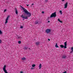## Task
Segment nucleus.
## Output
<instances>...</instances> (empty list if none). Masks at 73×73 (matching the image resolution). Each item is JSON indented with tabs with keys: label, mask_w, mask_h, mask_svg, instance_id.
Here are the masks:
<instances>
[{
	"label": "nucleus",
	"mask_w": 73,
	"mask_h": 73,
	"mask_svg": "<svg viewBox=\"0 0 73 73\" xmlns=\"http://www.w3.org/2000/svg\"><path fill=\"white\" fill-rule=\"evenodd\" d=\"M60 19H58V21H59L60 22Z\"/></svg>",
	"instance_id": "5701e85b"
},
{
	"label": "nucleus",
	"mask_w": 73,
	"mask_h": 73,
	"mask_svg": "<svg viewBox=\"0 0 73 73\" xmlns=\"http://www.w3.org/2000/svg\"><path fill=\"white\" fill-rule=\"evenodd\" d=\"M51 31V30H50V29H48L46 30V32L47 33H49Z\"/></svg>",
	"instance_id": "7ed1b4c3"
},
{
	"label": "nucleus",
	"mask_w": 73,
	"mask_h": 73,
	"mask_svg": "<svg viewBox=\"0 0 73 73\" xmlns=\"http://www.w3.org/2000/svg\"><path fill=\"white\" fill-rule=\"evenodd\" d=\"M26 60V58L25 57H23L22 58V60H23V61L24 60Z\"/></svg>",
	"instance_id": "f8f14e48"
},
{
	"label": "nucleus",
	"mask_w": 73,
	"mask_h": 73,
	"mask_svg": "<svg viewBox=\"0 0 73 73\" xmlns=\"http://www.w3.org/2000/svg\"><path fill=\"white\" fill-rule=\"evenodd\" d=\"M21 28H23V26H21Z\"/></svg>",
	"instance_id": "bb28decb"
},
{
	"label": "nucleus",
	"mask_w": 73,
	"mask_h": 73,
	"mask_svg": "<svg viewBox=\"0 0 73 73\" xmlns=\"http://www.w3.org/2000/svg\"><path fill=\"white\" fill-rule=\"evenodd\" d=\"M35 66H36L35 64H33L32 65V66L33 67H35Z\"/></svg>",
	"instance_id": "6ab92c4d"
},
{
	"label": "nucleus",
	"mask_w": 73,
	"mask_h": 73,
	"mask_svg": "<svg viewBox=\"0 0 73 73\" xmlns=\"http://www.w3.org/2000/svg\"><path fill=\"white\" fill-rule=\"evenodd\" d=\"M36 45H38L40 44V42H37L35 43Z\"/></svg>",
	"instance_id": "9b49d317"
},
{
	"label": "nucleus",
	"mask_w": 73,
	"mask_h": 73,
	"mask_svg": "<svg viewBox=\"0 0 73 73\" xmlns=\"http://www.w3.org/2000/svg\"><path fill=\"white\" fill-rule=\"evenodd\" d=\"M38 23V21H36L35 22V24H37Z\"/></svg>",
	"instance_id": "f3484780"
},
{
	"label": "nucleus",
	"mask_w": 73,
	"mask_h": 73,
	"mask_svg": "<svg viewBox=\"0 0 73 73\" xmlns=\"http://www.w3.org/2000/svg\"><path fill=\"white\" fill-rule=\"evenodd\" d=\"M34 5V4L33 3L32 4V5Z\"/></svg>",
	"instance_id": "2f4dec72"
},
{
	"label": "nucleus",
	"mask_w": 73,
	"mask_h": 73,
	"mask_svg": "<svg viewBox=\"0 0 73 73\" xmlns=\"http://www.w3.org/2000/svg\"><path fill=\"white\" fill-rule=\"evenodd\" d=\"M66 57H67V56L66 55H63L62 56V58L65 59Z\"/></svg>",
	"instance_id": "0eeeda50"
},
{
	"label": "nucleus",
	"mask_w": 73,
	"mask_h": 73,
	"mask_svg": "<svg viewBox=\"0 0 73 73\" xmlns=\"http://www.w3.org/2000/svg\"><path fill=\"white\" fill-rule=\"evenodd\" d=\"M67 46V41H66L65 42H64V49L66 48Z\"/></svg>",
	"instance_id": "39448f33"
},
{
	"label": "nucleus",
	"mask_w": 73,
	"mask_h": 73,
	"mask_svg": "<svg viewBox=\"0 0 73 73\" xmlns=\"http://www.w3.org/2000/svg\"><path fill=\"white\" fill-rule=\"evenodd\" d=\"M68 3L66 2V3H65L64 4V8H66L67 7H68Z\"/></svg>",
	"instance_id": "423d86ee"
},
{
	"label": "nucleus",
	"mask_w": 73,
	"mask_h": 73,
	"mask_svg": "<svg viewBox=\"0 0 73 73\" xmlns=\"http://www.w3.org/2000/svg\"><path fill=\"white\" fill-rule=\"evenodd\" d=\"M56 17V12L52 13L50 16V18L52 17Z\"/></svg>",
	"instance_id": "f03ea898"
},
{
	"label": "nucleus",
	"mask_w": 73,
	"mask_h": 73,
	"mask_svg": "<svg viewBox=\"0 0 73 73\" xmlns=\"http://www.w3.org/2000/svg\"><path fill=\"white\" fill-rule=\"evenodd\" d=\"M21 8L23 9V10L25 14H26L27 15V16H25L23 15H21V17L23 18V20H24V19H28V17H30L31 16V13L28 11L23 7L21 6Z\"/></svg>",
	"instance_id": "f257e3e1"
},
{
	"label": "nucleus",
	"mask_w": 73,
	"mask_h": 73,
	"mask_svg": "<svg viewBox=\"0 0 73 73\" xmlns=\"http://www.w3.org/2000/svg\"><path fill=\"white\" fill-rule=\"evenodd\" d=\"M59 22H60V23H62V21H59Z\"/></svg>",
	"instance_id": "4be33fe9"
},
{
	"label": "nucleus",
	"mask_w": 73,
	"mask_h": 73,
	"mask_svg": "<svg viewBox=\"0 0 73 73\" xmlns=\"http://www.w3.org/2000/svg\"><path fill=\"white\" fill-rule=\"evenodd\" d=\"M48 23H50V21H48Z\"/></svg>",
	"instance_id": "72a5a7b5"
},
{
	"label": "nucleus",
	"mask_w": 73,
	"mask_h": 73,
	"mask_svg": "<svg viewBox=\"0 0 73 73\" xmlns=\"http://www.w3.org/2000/svg\"><path fill=\"white\" fill-rule=\"evenodd\" d=\"M42 66V64H40L39 66V69H40L41 68V67Z\"/></svg>",
	"instance_id": "9d476101"
},
{
	"label": "nucleus",
	"mask_w": 73,
	"mask_h": 73,
	"mask_svg": "<svg viewBox=\"0 0 73 73\" xmlns=\"http://www.w3.org/2000/svg\"><path fill=\"white\" fill-rule=\"evenodd\" d=\"M18 43L19 44H21V41H18Z\"/></svg>",
	"instance_id": "aec40b11"
},
{
	"label": "nucleus",
	"mask_w": 73,
	"mask_h": 73,
	"mask_svg": "<svg viewBox=\"0 0 73 73\" xmlns=\"http://www.w3.org/2000/svg\"><path fill=\"white\" fill-rule=\"evenodd\" d=\"M48 40L50 41V39H48Z\"/></svg>",
	"instance_id": "473e14b6"
},
{
	"label": "nucleus",
	"mask_w": 73,
	"mask_h": 73,
	"mask_svg": "<svg viewBox=\"0 0 73 73\" xmlns=\"http://www.w3.org/2000/svg\"><path fill=\"white\" fill-rule=\"evenodd\" d=\"M15 13L17 15H18V12L17 11V9H15Z\"/></svg>",
	"instance_id": "1a4fd4ad"
},
{
	"label": "nucleus",
	"mask_w": 73,
	"mask_h": 73,
	"mask_svg": "<svg viewBox=\"0 0 73 73\" xmlns=\"http://www.w3.org/2000/svg\"><path fill=\"white\" fill-rule=\"evenodd\" d=\"M17 39H18V40H20L21 38H22V37L21 36H17Z\"/></svg>",
	"instance_id": "6e6552de"
},
{
	"label": "nucleus",
	"mask_w": 73,
	"mask_h": 73,
	"mask_svg": "<svg viewBox=\"0 0 73 73\" xmlns=\"http://www.w3.org/2000/svg\"><path fill=\"white\" fill-rule=\"evenodd\" d=\"M56 48H58V46L57 45V43H56L55 45Z\"/></svg>",
	"instance_id": "4468645a"
},
{
	"label": "nucleus",
	"mask_w": 73,
	"mask_h": 73,
	"mask_svg": "<svg viewBox=\"0 0 73 73\" xmlns=\"http://www.w3.org/2000/svg\"><path fill=\"white\" fill-rule=\"evenodd\" d=\"M20 73H23V72L22 71H21L20 72Z\"/></svg>",
	"instance_id": "cd10ccee"
},
{
	"label": "nucleus",
	"mask_w": 73,
	"mask_h": 73,
	"mask_svg": "<svg viewBox=\"0 0 73 73\" xmlns=\"http://www.w3.org/2000/svg\"><path fill=\"white\" fill-rule=\"evenodd\" d=\"M9 15L7 17V18L6 19V20H5V24H6L7 23H8V20L9 19Z\"/></svg>",
	"instance_id": "20e7f679"
},
{
	"label": "nucleus",
	"mask_w": 73,
	"mask_h": 73,
	"mask_svg": "<svg viewBox=\"0 0 73 73\" xmlns=\"http://www.w3.org/2000/svg\"><path fill=\"white\" fill-rule=\"evenodd\" d=\"M0 34H2V32L1 30H0Z\"/></svg>",
	"instance_id": "412c9836"
},
{
	"label": "nucleus",
	"mask_w": 73,
	"mask_h": 73,
	"mask_svg": "<svg viewBox=\"0 0 73 73\" xmlns=\"http://www.w3.org/2000/svg\"><path fill=\"white\" fill-rule=\"evenodd\" d=\"M29 49H30V48H29Z\"/></svg>",
	"instance_id": "c9c22d12"
},
{
	"label": "nucleus",
	"mask_w": 73,
	"mask_h": 73,
	"mask_svg": "<svg viewBox=\"0 0 73 73\" xmlns=\"http://www.w3.org/2000/svg\"><path fill=\"white\" fill-rule=\"evenodd\" d=\"M60 46L61 48H64V45H60Z\"/></svg>",
	"instance_id": "ddd939ff"
},
{
	"label": "nucleus",
	"mask_w": 73,
	"mask_h": 73,
	"mask_svg": "<svg viewBox=\"0 0 73 73\" xmlns=\"http://www.w3.org/2000/svg\"><path fill=\"white\" fill-rule=\"evenodd\" d=\"M28 48L26 47H25L24 48V49H25V50H27V48Z\"/></svg>",
	"instance_id": "a211bd4d"
},
{
	"label": "nucleus",
	"mask_w": 73,
	"mask_h": 73,
	"mask_svg": "<svg viewBox=\"0 0 73 73\" xmlns=\"http://www.w3.org/2000/svg\"><path fill=\"white\" fill-rule=\"evenodd\" d=\"M65 1V0H62V1Z\"/></svg>",
	"instance_id": "7c9ffc66"
},
{
	"label": "nucleus",
	"mask_w": 73,
	"mask_h": 73,
	"mask_svg": "<svg viewBox=\"0 0 73 73\" xmlns=\"http://www.w3.org/2000/svg\"><path fill=\"white\" fill-rule=\"evenodd\" d=\"M27 5V6L28 7V6H29V5Z\"/></svg>",
	"instance_id": "c756f323"
},
{
	"label": "nucleus",
	"mask_w": 73,
	"mask_h": 73,
	"mask_svg": "<svg viewBox=\"0 0 73 73\" xmlns=\"http://www.w3.org/2000/svg\"><path fill=\"white\" fill-rule=\"evenodd\" d=\"M33 69V68H31V69Z\"/></svg>",
	"instance_id": "f704fd0d"
},
{
	"label": "nucleus",
	"mask_w": 73,
	"mask_h": 73,
	"mask_svg": "<svg viewBox=\"0 0 73 73\" xmlns=\"http://www.w3.org/2000/svg\"><path fill=\"white\" fill-rule=\"evenodd\" d=\"M60 13L61 14V15H62V11L60 10L59 11Z\"/></svg>",
	"instance_id": "dca6fc26"
},
{
	"label": "nucleus",
	"mask_w": 73,
	"mask_h": 73,
	"mask_svg": "<svg viewBox=\"0 0 73 73\" xmlns=\"http://www.w3.org/2000/svg\"><path fill=\"white\" fill-rule=\"evenodd\" d=\"M42 14L44 13V11H42Z\"/></svg>",
	"instance_id": "393cba45"
},
{
	"label": "nucleus",
	"mask_w": 73,
	"mask_h": 73,
	"mask_svg": "<svg viewBox=\"0 0 73 73\" xmlns=\"http://www.w3.org/2000/svg\"><path fill=\"white\" fill-rule=\"evenodd\" d=\"M1 40L0 39V44H1Z\"/></svg>",
	"instance_id": "a878e982"
},
{
	"label": "nucleus",
	"mask_w": 73,
	"mask_h": 73,
	"mask_svg": "<svg viewBox=\"0 0 73 73\" xmlns=\"http://www.w3.org/2000/svg\"><path fill=\"white\" fill-rule=\"evenodd\" d=\"M6 11H7L6 9H5L4 10V12H6Z\"/></svg>",
	"instance_id": "b1692460"
},
{
	"label": "nucleus",
	"mask_w": 73,
	"mask_h": 73,
	"mask_svg": "<svg viewBox=\"0 0 73 73\" xmlns=\"http://www.w3.org/2000/svg\"><path fill=\"white\" fill-rule=\"evenodd\" d=\"M47 1H48V0H45V2H47Z\"/></svg>",
	"instance_id": "c85d7f7f"
},
{
	"label": "nucleus",
	"mask_w": 73,
	"mask_h": 73,
	"mask_svg": "<svg viewBox=\"0 0 73 73\" xmlns=\"http://www.w3.org/2000/svg\"><path fill=\"white\" fill-rule=\"evenodd\" d=\"M71 50H72V51L70 52V53H72L73 52V47L71 48Z\"/></svg>",
	"instance_id": "2eb2a0df"
}]
</instances>
